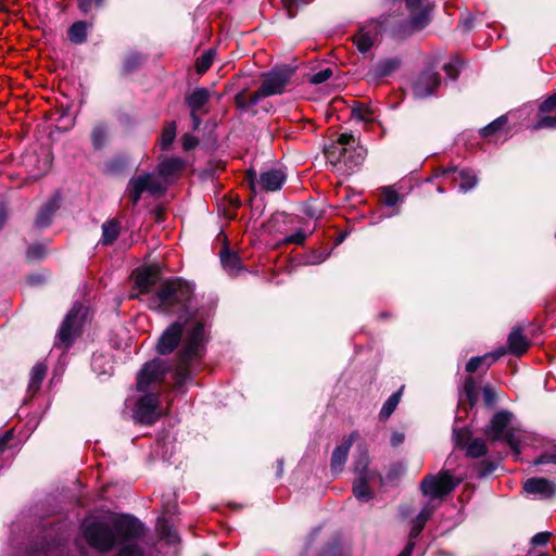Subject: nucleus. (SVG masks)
<instances>
[{
  "label": "nucleus",
  "instance_id": "nucleus-2",
  "mask_svg": "<svg viewBox=\"0 0 556 556\" xmlns=\"http://www.w3.org/2000/svg\"><path fill=\"white\" fill-rule=\"evenodd\" d=\"M203 342L204 325L197 323L187 334L173 370L174 389L177 392H182L184 387L192 381L197 364L202 358Z\"/></svg>",
  "mask_w": 556,
  "mask_h": 556
},
{
  "label": "nucleus",
  "instance_id": "nucleus-31",
  "mask_svg": "<svg viewBox=\"0 0 556 556\" xmlns=\"http://www.w3.org/2000/svg\"><path fill=\"white\" fill-rule=\"evenodd\" d=\"M88 24L86 22H76L68 29V38L72 42L80 45L87 39Z\"/></svg>",
  "mask_w": 556,
  "mask_h": 556
},
{
  "label": "nucleus",
  "instance_id": "nucleus-60",
  "mask_svg": "<svg viewBox=\"0 0 556 556\" xmlns=\"http://www.w3.org/2000/svg\"><path fill=\"white\" fill-rule=\"evenodd\" d=\"M92 0H78V8L84 12L88 13L91 9Z\"/></svg>",
  "mask_w": 556,
  "mask_h": 556
},
{
  "label": "nucleus",
  "instance_id": "nucleus-49",
  "mask_svg": "<svg viewBox=\"0 0 556 556\" xmlns=\"http://www.w3.org/2000/svg\"><path fill=\"white\" fill-rule=\"evenodd\" d=\"M331 75H332V70L325 68L323 71H319V72L313 74L309 77V83L314 84V85L323 84V83L327 81L331 77Z\"/></svg>",
  "mask_w": 556,
  "mask_h": 556
},
{
  "label": "nucleus",
  "instance_id": "nucleus-58",
  "mask_svg": "<svg viewBox=\"0 0 556 556\" xmlns=\"http://www.w3.org/2000/svg\"><path fill=\"white\" fill-rule=\"evenodd\" d=\"M404 434L401 433V432H394L392 435H391V439H390V442H391V445L392 446H399L401 445L403 442H404Z\"/></svg>",
  "mask_w": 556,
  "mask_h": 556
},
{
  "label": "nucleus",
  "instance_id": "nucleus-37",
  "mask_svg": "<svg viewBox=\"0 0 556 556\" xmlns=\"http://www.w3.org/2000/svg\"><path fill=\"white\" fill-rule=\"evenodd\" d=\"M368 466L369 456L366 452H363L355 460L354 472L356 475V478H370Z\"/></svg>",
  "mask_w": 556,
  "mask_h": 556
},
{
  "label": "nucleus",
  "instance_id": "nucleus-30",
  "mask_svg": "<svg viewBox=\"0 0 556 556\" xmlns=\"http://www.w3.org/2000/svg\"><path fill=\"white\" fill-rule=\"evenodd\" d=\"M157 530L160 532L161 539L164 540L167 544L175 545L179 542V535L177 534L176 530L173 529L164 518H160L157 520Z\"/></svg>",
  "mask_w": 556,
  "mask_h": 556
},
{
  "label": "nucleus",
  "instance_id": "nucleus-26",
  "mask_svg": "<svg viewBox=\"0 0 556 556\" xmlns=\"http://www.w3.org/2000/svg\"><path fill=\"white\" fill-rule=\"evenodd\" d=\"M356 144V139L351 134H341L336 143L329 146L325 153L330 163H333L337 160V155H339V151L342 148H353Z\"/></svg>",
  "mask_w": 556,
  "mask_h": 556
},
{
  "label": "nucleus",
  "instance_id": "nucleus-33",
  "mask_svg": "<svg viewBox=\"0 0 556 556\" xmlns=\"http://www.w3.org/2000/svg\"><path fill=\"white\" fill-rule=\"evenodd\" d=\"M488 453L485 441L481 438L472 439L466 445V455L470 458H479Z\"/></svg>",
  "mask_w": 556,
  "mask_h": 556
},
{
  "label": "nucleus",
  "instance_id": "nucleus-64",
  "mask_svg": "<svg viewBox=\"0 0 556 556\" xmlns=\"http://www.w3.org/2000/svg\"><path fill=\"white\" fill-rule=\"evenodd\" d=\"M462 27L465 31L469 30L471 28V21L470 20L463 21Z\"/></svg>",
  "mask_w": 556,
  "mask_h": 556
},
{
  "label": "nucleus",
  "instance_id": "nucleus-13",
  "mask_svg": "<svg viewBox=\"0 0 556 556\" xmlns=\"http://www.w3.org/2000/svg\"><path fill=\"white\" fill-rule=\"evenodd\" d=\"M366 155L367 150L359 144H356L350 149L342 148V150L339 151V155H337V160H334L332 164L337 165L338 163L342 162L345 165L346 170L353 172L363 164Z\"/></svg>",
  "mask_w": 556,
  "mask_h": 556
},
{
  "label": "nucleus",
  "instance_id": "nucleus-3",
  "mask_svg": "<svg viewBox=\"0 0 556 556\" xmlns=\"http://www.w3.org/2000/svg\"><path fill=\"white\" fill-rule=\"evenodd\" d=\"M192 287L179 278H170L162 281L148 299L149 308L165 313L177 314L185 311L192 298Z\"/></svg>",
  "mask_w": 556,
  "mask_h": 556
},
{
  "label": "nucleus",
  "instance_id": "nucleus-1",
  "mask_svg": "<svg viewBox=\"0 0 556 556\" xmlns=\"http://www.w3.org/2000/svg\"><path fill=\"white\" fill-rule=\"evenodd\" d=\"M143 533V525L129 515H113L106 519H94L84 526L86 542L99 552H109L118 541H134L141 538Z\"/></svg>",
  "mask_w": 556,
  "mask_h": 556
},
{
  "label": "nucleus",
  "instance_id": "nucleus-34",
  "mask_svg": "<svg viewBox=\"0 0 556 556\" xmlns=\"http://www.w3.org/2000/svg\"><path fill=\"white\" fill-rule=\"evenodd\" d=\"M46 371H47V367L41 363L36 364L31 368L30 379H29V384H28L29 392H36L39 389V387L46 376Z\"/></svg>",
  "mask_w": 556,
  "mask_h": 556
},
{
  "label": "nucleus",
  "instance_id": "nucleus-23",
  "mask_svg": "<svg viewBox=\"0 0 556 556\" xmlns=\"http://www.w3.org/2000/svg\"><path fill=\"white\" fill-rule=\"evenodd\" d=\"M286 180V175L279 169L263 172L257 184L266 191L279 190Z\"/></svg>",
  "mask_w": 556,
  "mask_h": 556
},
{
  "label": "nucleus",
  "instance_id": "nucleus-19",
  "mask_svg": "<svg viewBox=\"0 0 556 556\" xmlns=\"http://www.w3.org/2000/svg\"><path fill=\"white\" fill-rule=\"evenodd\" d=\"M378 35V25L370 23L359 27L354 36V43L359 52L365 53L370 50Z\"/></svg>",
  "mask_w": 556,
  "mask_h": 556
},
{
  "label": "nucleus",
  "instance_id": "nucleus-42",
  "mask_svg": "<svg viewBox=\"0 0 556 556\" xmlns=\"http://www.w3.org/2000/svg\"><path fill=\"white\" fill-rule=\"evenodd\" d=\"M282 7L290 18L296 15L300 7L308 3L307 0H281Z\"/></svg>",
  "mask_w": 556,
  "mask_h": 556
},
{
  "label": "nucleus",
  "instance_id": "nucleus-59",
  "mask_svg": "<svg viewBox=\"0 0 556 556\" xmlns=\"http://www.w3.org/2000/svg\"><path fill=\"white\" fill-rule=\"evenodd\" d=\"M556 456L555 455H542L538 459L534 460V465H542L547 463H555Z\"/></svg>",
  "mask_w": 556,
  "mask_h": 556
},
{
  "label": "nucleus",
  "instance_id": "nucleus-18",
  "mask_svg": "<svg viewBox=\"0 0 556 556\" xmlns=\"http://www.w3.org/2000/svg\"><path fill=\"white\" fill-rule=\"evenodd\" d=\"M443 176L451 177L454 182H458L459 189L464 192L472 189L478 182L476 174L469 169L458 170L455 167H448L443 170Z\"/></svg>",
  "mask_w": 556,
  "mask_h": 556
},
{
  "label": "nucleus",
  "instance_id": "nucleus-6",
  "mask_svg": "<svg viewBox=\"0 0 556 556\" xmlns=\"http://www.w3.org/2000/svg\"><path fill=\"white\" fill-rule=\"evenodd\" d=\"M459 483L460 479L453 477L448 471H441L438 475L425 477L420 483V490L424 495L438 498L452 492Z\"/></svg>",
  "mask_w": 556,
  "mask_h": 556
},
{
  "label": "nucleus",
  "instance_id": "nucleus-41",
  "mask_svg": "<svg viewBox=\"0 0 556 556\" xmlns=\"http://www.w3.org/2000/svg\"><path fill=\"white\" fill-rule=\"evenodd\" d=\"M507 123V117L505 115L500 116L492 123H490L488 126L481 129V136L482 137H490L497 132L500 129H502L505 124Z\"/></svg>",
  "mask_w": 556,
  "mask_h": 556
},
{
  "label": "nucleus",
  "instance_id": "nucleus-39",
  "mask_svg": "<svg viewBox=\"0 0 556 556\" xmlns=\"http://www.w3.org/2000/svg\"><path fill=\"white\" fill-rule=\"evenodd\" d=\"M215 56V51L213 49L206 50L195 63L197 72L199 74L205 73L212 65Z\"/></svg>",
  "mask_w": 556,
  "mask_h": 556
},
{
  "label": "nucleus",
  "instance_id": "nucleus-51",
  "mask_svg": "<svg viewBox=\"0 0 556 556\" xmlns=\"http://www.w3.org/2000/svg\"><path fill=\"white\" fill-rule=\"evenodd\" d=\"M46 255V248L42 244H33L27 249V257L30 260H39Z\"/></svg>",
  "mask_w": 556,
  "mask_h": 556
},
{
  "label": "nucleus",
  "instance_id": "nucleus-36",
  "mask_svg": "<svg viewBox=\"0 0 556 556\" xmlns=\"http://www.w3.org/2000/svg\"><path fill=\"white\" fill-rule=\"evenodd\" d=\"M370 478H356L353 484V493L356 498L361 501H368L370 498V491L367 482Z\"/></svg>",
  "mask_w": 556,
  "mask_h": 556
},
{
  "label": "nucleus",
  "instance_id": "nucleus-24",
  "mask_svg": "<svg viewBox=\"0 0 556 556\" xmlns=\"http://www.w3.org/2000/svg\"><path fill=\"white\" fill-rule=\"evenodd\" d=\"M506 354V349L501 348L493 353L485 354L483 356H475L471 357L467 364H466V371L468 372H475L479 367L485 366V368H489L495 361L501 358Z\"/></svg>",
  "mask_w": 556,
  "mask_h": 556
},
{
  "label": "nucleus",
  "instance_id": "nucleus-16",
  "mask_svg": "<svg viewBox=\"0 0 556 556\" xmlns=\"http://www.w3.org/2000/svg\"><path fill=\"white\" fill-rule=\"evenodd\" d=\"M185 167V162L180 157H163L157 165V175L164 182H172Z\"/></svg>",
  "mask_w": 556,
  "mask_h": 556
},
{
  "label": "nucleus",
  "instance_id": "nucleus-53",
  "mask_svg": "<svg viewBox=\"0 0 556 556\" xmlns=\"http://www.w3.org/2000/svg\"><path fill=\"white\" fill-rule=\"evenodd\" d=\"M116 556H143L142 551L134 544L123 547Z\"/></svg>",
  "mask_w": 556,
  "mask_h": 556
},
{
  "label": "nucleus",
  "instance_id": "nucleus-29",
  "mask_svg": "<svg viewBox=\"0 0 556 556\" xmlns=\"http://www.w3.org/2000/svg\"><path fill=\"white\" fill-rule=\"evenodd\" d=\"M210 99V92L205 88H198L193 90L187 98V103L191 111L198 112L201 110Z\"/></svg>",
  "mask_w": 556,
  "mask_h": 556
},
{
  "label": "nucleus",
  "instance_id": "nucleus-47",
  "mask_svg": "<svg viewBox=\"0 0 556 556\" xmlns=\"http://www.w3.org/2000/svg\"><path fill=\"white\" fill-rule=\"evenodd\" d=\"M383 202L388 206H394L400 201V194L391 187L383 188Z\"/></svg>",
  "mask_w": 556,
  "mask_h": 556
},
{
  "label": "nucleus",
  "instance_id": "nucleus-63",
  "mask_svg": "<svg viewBox=\"0 0 556 556\" xmlns=\"http://www.w3.org/2000/svg\"><path fill=\"white\" fill-rule=\"evenodd\" d=\"M104 357L102 355L93 356L92 358V367L96 370L98 367V364L103 359Z\"/></svg>",
  "mask_w": 556,
  "mask_h": 556
},
{
  "label": "nucleus",
  "instance_id": "nucleus-56",
  "mask_svg": "<svg viewBox=\"0 0 556 556\" xmlns=\"http://www.w3.org/2000/svg\"><path fill=\"white\" fill-rule=\"evenodd\" d=\"M12 431H7L3 435L0 437V456L7 450L9 442L12 440Z\"/></svg>",
  "mask_w": 556,
  "mask_h": 556
},
{
  "label": "nucleus",
  "instance_id": "nucleus-17",
  "mask_svg": "<svg viewBox=\"0 0 556 556\" xmlns=\"http://www.w3.org/2000/svg\"><path fill=\"white\" fill-rule=\"evenodd\" d=\"M357 438H358V432L353 431L341 445H339L334 448V451L332 452V455H331V463H330V467L333 472L342 471L343 466L348 459L350 448Z\"/></svg>",
  "mask_w": 556,
  "mask_h": 556
},
{
  "label": "nucleus",
  "instance_id": "nucleus-15",
  "mask_svg": "<svg viewBox=\"0 0 556 556\" xmlns=\"http://www.w3.org/2000/svg\"><path fill=\"white\" fill-rule=\"evenodd\" d=\"M433 508L430 505H426L417 515L415 518L410 532L409 538L410 541L406 545V547L401 552L399 556H412L413 549L415 547L414 539H416L420 532L422 531L426 522L430 519L432 516Z\"/></svg>",
  "mask_w": 556,
  "mask_h": 556
},
{
  "label": "nucleus",
  "instance_id": "nucleus-11",
  "mask_svg": "<svg viewBox=\"0 0 556 556\" xmlns=\"http://www.w3.org/2000/svg\"><path fill=\"white\" fill-rule=\"evenodd\" d=\"M441 79L438 72L428 68L421 72L413 84V92L416 98L422 99L434 93Z\"/></svg>",
  "mask_w": 556,
  "mask_h": 556
},
{
  "label": "nucleus",
  "instance_id": "nucleus-62",
  "mask_svg": "<svg viewBox=\"0 0 556 556\" xmlns=\"http://www.w3.org/2000/svg\"><path fill=\"white\" fill-rule=\"evenodd\" d=\"M191 118H192V122H193V129H197L200 126V124H201V119L197 115V112L191 111Z\"/></svg>",
  "mask_w": 556,
  "mask_h": 556
},
{
  "label": "nucleus",
  "instance_id": "nucleus-44",
  "mask_svg": "<svg viewBox=\"0 0 556 556\" xmlns=\"http://www.w3.org/2000/svg\"><path fill=\"white\" fill-rule=\"evenodd\" d=\"M464 392L472 406L477 401V386L473 378L468 377L464 382Z\"/></svg>",
  "mask_w": 556,
  "mask_h": 556
},
{
  "label": "nucleus",
  "instance_id": "nucleus-43",
  "mask_svg": "<svg viewBox=\"0 0 556 556\" xmlns=\"http://www.w3.org/2000/svg\"><path fill=\"white\" fill-rule=\"evenodd\" d=\"M352 117L358 121L370 123L374 121L372 112L367 106H356L352 109Z\"/></svg>",
  "mask_w": 556,
  "mask_h": 556
},
{
  "label": "nucleus",
  "instance_id": "nucleus-25",
  "mask_svg": "<svg viewBox=\"0 0 556 556\" xmlns=\"http://www.w3.org/2000/svg\"><path fill=\"white\" fill-rule=\"evenodd\" d=\"M59 208V199L56 197L49 199L40 208L37 218H36V226L38 228H46L48 227L51 222L54 213Z\"/></svg>",
  "mask_w": 556,
  "mask_h": 556
},
{
  "label": "nucleus",
  "instance_id": "nucleus-20",
  "mask_svg": "<svg viewBox=\"0 0 556 556\" xmlns=\"http://www.w3.org/2000/svg\"><path fill=\"white\" fill-rule=\"evenodd\" d=\"M523 490L528 494H536L548 498L555 494V484L545 478H530L523 483Z\"/></svg>",
  "mask_w": 556,
  "mask_h": 556
},
{
  "label": "nucleus",
  "instance_id": "nucleus-14",
  "mask_svg": "<svg viewBox=\"0 0 556 556\" xmlns=\"http://www.w3.org/2000/svg\"><path fill=\"white\" fill-rule=\"evenodd\" d=\"M134 288L138 293H131L130 298H139L140 294L148 293L152 286L156 283L157 271L152 267L137 268L134 274Z\"/></svg>",
  "mask_w": 556,
  "mask_h": 556
},
{
  "label": "nucleus",
  "instance_id": "nucleus-57",
  "mask_svg": "<svg viewBox=\"0 0 556 556\" xmlns=\"http://www.w3.org/2000/svg\"><path fill=\"white\" fill-rule=\"evenodd\" d=\"M484 401L488 405H492L495 401V393L490 387H484L482 390Z\"/></svg>",
  "mask_w": 556,
  "mask_h": 556
},
{
  "label": "nucleus",
  "instance_id": "nucleus-32",
  "mask_svg": "<svg viewBox=\"0 0 556 556\" xmlns=\"http://www.w3.org/2000/svg\"><path fill=\"white\" fill-rule=\"evenodd\" d=\"M119 235V226L115 220L105 222L102 225L101 242L105 245L112 244Z\"/></svg>",
  "mask_w": 556,
  "mask_h": 556
},
{
  "label": "nucleus",
  "instance_id": "nucleus-28",
  "mask_svg": "<svg viewBox=\"0 0 556 556\" xmlns=\"http://www.w3.org/2000/svg\"><path fill=\"white\" fill-rule=\"evenodd\" d=\"M109 126L103 123H98L93 126L90 139L93 149L101 150L105 147L108 139H109Z\"/></svg>",
  "mask_w": 556,
  "mask_h": 556
},
{
  "label": "nucleus",
  "instance_id": "nucleus-5",
  "mask_svg": "<svg viewBox=\"0 0 556 556\" xmlns=\"http://www.w3.org/2000/svg\"><path fill=\"white\" fill-rule=\"evenodd\" d=\"M513 414L502 410L496 413L485 428L486 437L492 441L504 440L518 455L520 453L519 440L515 434V429L510 427Z\"/></svg>",
  "mask_w": 556,
  "mask_h": 556
},
{
  "label": "nucleus",
  "instance_id": "nucleus-9",
  "mask_svg": "<svg viewBox=\"0 0 556 556\" xmlns=\"http://www.w3.org/2000/svg\"><path fill=\"white\" fill-rule=\"evenodd\" d=\"M80 309V305H74L68 312L58 332L55 346L68 349L73 344L80 328L78 318Z\"/></svg>",
  "mask_w": 556,
  "mask_h": 556
},
{
  "label": "nucleus",
  "instance_id": "nucleus-61",
  "mask_svg": "<svg viewBox=\"0 0 556 556\" xmlns=\"http://www.w3.org/2000/svg\"><path fill=\"white\" fill-rule=\"evenodd\" d=\"M421 3V0H405V4L408 10L414 11L416 10Z\"/></svg>",
  "mask_w": 556,
  "mask_h": 556
},
{
  "label": "nucleus",
  "instance_id": "nucleus-7",
  "mask_svg": "<svg viewBox=\"0 0 556 556\" xmlns=\"http://www.w3.org/2000/svg\"><path fill=\"white\" fill-rule=\"evenodd\" d=\"M167 185L168 184L164 182L159 175L154 176L152 174H144L131 178L128 184V192L132 205H137L144 191L152 194L162 193L165 191Z\"/></svg>",
  "mask_w": 556,
  "mask_h": 556
},
{
  "label": "nucleus",
  "instance_id": "nucleus-54",
  "mask_svg": "<svg viewBox=\"0 0 556 556\" xmlns=\"http://www.w3.org/2000/svg\"><path fill=\"white\" fill-rule=\"evenodd\" d=\"M549 536V532H539L531 539V543L536 546L545 545L548 542Z\"/></svg>",
  "mask_w": 556,
  "mask_h": 556
},
{
  "label": "nucleus",
  "instance_id": "nucleus-45",
  "mask_svg": "<svg viewBox=\"0 0 556 556\" xmlns=\"http://www.w3.org/2000/svg\"><path fill=\"white\" fill-rule=\"evenodd\" d=\"M462 61L458 58H454L448 63H446L443 68L451 79H456L462 68Z\"/></svg>",
  "mask_w": 556,
  "mask_h": 556
},
{
  "label": "nucleus",
  "instance_id": "nucleus-27",
  "mask_svg": "<svg viewBox=\"0 0 556 556\" xmlns=\"http://www.w3.org/2000/svg\"><path fill=\"white\" fill-rule=\"evenodd\" d=\"M220 262L224 269L230 275H236L241 269V261L238 254L229 251L227 248L220 252Z\"/></svg>",
  "mask_w": 556,
  "mask_h": 556
},
{
  "label": "nucleus",
  "instance_id": "nucleus-10",
  "mask_svg": "<svg viewBox=\"0 0 556 556\" xmlns=\"http://www.w3.org/2000/svg\"><path fill=\"white\" fill-rule=\"evenodd\" d=\"M157 407L159 395L156 393H147L137 401L134 417L140 424L152 425L160 418Z\"/></svg>",
  "mask_w": 556,
  "mask_h": 556
},
{
  "label": "nucleus",
  "instance_id": "nucleus-12",
  "mask_svg": "<svg viewBox=\"0 0 556 556\" xmlns=\"http://www.w3.org/2000/svg\"><path fill=\"white\" fill-rule=\"evenodd\" d=\"M182 331L184 327L179 321H175L167 327L157 341V353L161 355L170 354L181 341Z\"/></svg>",
  "mask_w": 556,
  "mask_h": 556
},
{
  "label": "nucleus",
  "instance_id": "nucleus-52",
  "mask_svg": "<svg viewBox=\"0 0 556 556\" xmlns=\"http://www.w3.org/2000/svg\"><path fill=\"white\" fill-rule=\"evenodd\" d=\"M307 238V233L304 232L302 229L296 230L293 235L287 236L283 239V242L287 244H302L305 239Z\"/></svg>",
  "mask_w": 556,
  "mask_h": 556
},
{
  "label": "nucleus",
  "instance_id": "nucleus-48",
  "mask_svg": "<svg viewBox=\"0 0 556 556\" xmlns=\"http://www.w3.org/2000/svg\"><path fill=\"white\" fill-rule=\"evenodd\" d=\"M142 61V56L139 53H130L127 55L124 62L125 72L134 71Z\"/></svg>",
  "mask_w": 556,
  "mask_h": 556
},
{
  "label": "nucleus",
  "instance_id": "nucleus-4",
  "mask_svg": "<svg viewBox=\"0 0 556 556\" xmlns=\"http://www.w3.org/2000/svg\"><path fill=\"white\" fill-rule=\"evenodd\" d=\"M294 70L289 66L271 70L263 74L261 87L253 93L248 94L247 90L239 91L235 97L237 108L243 112L255 106L262 99L275 94H281L292 77Z\"/></svg>",
  "mask_w": 556,
  "mask_h": 556
},
{
  "label": "nucleus",
  "instance_id": "nucleus-38",
  "mask_svg": "<svg viewBox=\"0 0 556 556\" xmlns=\"http://www.w3.org/2000/svg\"><path fill=\"white\" fill-rule=\"evenodd\" d=\"M176 138V124L175 122L168 123L161 135L160 146L162 150H167Z\"/></svg>",
  "mask_w": 556,
  "mask_h": 556
},
{
  "label": "nucleus",
  "instance_id": "nucleus-50",
  "mask_svg": "<svg viewBox=\"0 0 556 556\" xmlns=\"http://www.w3.org/2000/svg\"><path fill=\"white\" fill-rule=\"evenodd\" d=\"M556 109V92L543 101L539 108V115L552 113Z\"/></svg>",
  "mask_w": 556,
  "mask_h": 556
},
{
  "label": "nucleus",
  "instance_id": "nucleus-55",
  "mask_svg": "<svg viewBox=\"0 0 556 556\" xmlns=\"http://www.w3.org/2000/svg\"><path fill=\"white\" fill-rule=\"evenodd\" d=\"M198 144V140L190 135H185L182 137V147L185 150H191Z\"/></svg>",
  "mask_w": 556,
  "mask_h": 556
},
{
  "label": "nucleus",
  "instance_id": "nucleus-35",
  "mask_svg": "<svg viewBox=\"0 0 556 556\" xmlns=\"http://www.w3.org/2000/svg\"><path fill=\"white\" fill-rule=\"evenodd\" d=\"M429 22H430V9L424 8L418 13L412 14L409 24L414 30H420V29L425 28L429 24Z\"/></svg>",
  "mask_w": 556,
  "mask_h": 556
},
{
  "label": "nucleus",
  "instance_id": "nucleus-22",
  "mask_svg": "<svg viewBox=\"0 0 556 556\" xmlns=\"http://www.w3.org/2000/svg\"><path fill=\"white\" fill-rule=\"evenodd\" d=\"M522 331L523 330L520 326H516L508 336V352L514 355H522L527 352L530 345L529 340L523 336Z\"/></svg>",
  "mask_w": 556,
  "mask_h": 556
},
{
  "label": "nucleus",
  "instance_id": "nucleus-46",
  "mask_svg": "<svg viewBox=\"0 0 556 556\" xmlns=\"http://www.w3.org/2000/svg\"><path fill=\"white\" fill-rule=\"evenodd\" d=\"M543 128H556V116L549 115H539L536 123L533 126V129H543Z\"/></svg>",
  "mask_w": 556,
  "mask_h": 556
},
{
  "label": "nucleus",
  "instance_id": "nucleus-8",
  "mask_svg": "<svg viewBox=\"0 0 556 556\" xmlns=\"http://www.w3.org/2000/svg\"><path fill=\"white\" fill-rule=\"evenodd\" d=\"M169 366L164 359L154 358L147 363L137 377V388L139 391H147L150 384L161 383L165 380Z\"/></svg>",
  "mask_w": 556,
  "mask_h": 556
},
{
  "label": "nucleus",
  "instance_id": "nucleus-21",
  "mask_svg": "<svg viewBox=\"0 0 556 556\" xmlns=\"http://www.w3.org/2000/svg\"><path fill=\"white\" fill-rule=\"evenodd\" d=\"M400 64L401 61L397 58L380 60L372 67L369 68L367 77L370 80H379L383 77L391 75L394 71L399 68Z\"/></svg>",
  "mask_w": 556,
  "mask_h": 556
},
{
  "label": "nucleus",
  "instance_id": "nucleus-40",
  "mask_svg": "<svg viewBox=\"0 0 556 556\" xmlns=\"http://www.w3.org/2000/svg\"><path fill=\"white\" fill-rule=\"evenodd\" d=\"M400 402V393H393L387 402L383 404L381 410H380V418L381 419H388L394 409L396 408L397 404Z\"/></svg>",
  "mask_w": 556,
  "mask_h": 556
}]
</instances>
